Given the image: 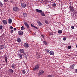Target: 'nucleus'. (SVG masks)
Here are the masks:
<instances>
[{"label": "nucleus", "mask_w": 77, "mask_h": 77, "mask_svg": "<svg viewBox=\"0 0 77 77\" xmlns=\"http://www.w3.org/2000/svg\"><path fill=\"white\" fill-rule=\"evenodd\" d=\"M39 66L40 65L39 64H37L36 65L34 68H33V70L36 71H38L39 70Z\"/></svg>", "instance_id": "nucleus-1"}, {"label": "nucleus", "mask_w": 77, "mask_h": 77, "mask_svg": "<svg viewBox=\"0 0 77 77\" xmlns=\"http://www.w3.org/2000/svg\"><path fill=\"white\" fill-rule=\"evenodd\" d=\"M76 48H77V45H76Z\"/></svg>", "instance_id": "nucleus-48"}, {"label": "nucleus", "mask_w": 77, "mask_h": 77, "mask_svg": "<svg viewBox=\"0 0 77 77\" xmlns=\"http://www.w3.org/2000/svg\"><path fill=\"white\" fill-rule=\"evenodd\" d=\"M71 46H69L68 47V49H71Z\"/></svg>", "instance_id": "nucleus-34"}, {"label": "nucleus", "mask_w": 77, "mask_h": 77, "mask_svg": "<svg viewBox=\"0 0 77 77\" xmlns=\"http://www.w3.org/2000/svg\"><path fill=\"white\" fill-rule=\"evenodd\" d=\"M23 16L24 17H27V14L26 13H23Z\"/></svg>", "instance_id": "nucleus-14"}, {"label": "nucleus", "mask_w": 77, "mask_h": 77, "mask_svg": "<svg viewBox=\"0 0 77 77\" xmlns=\"http://www.w3.org/2000/svg\"><path fill=\"white\" fill-rule=\"evenodd\" d=\"M21 6L23 8H25L26 7V5L24 3H21Z\"/></svg>", "instance_id": "nucleus-6"}, {"label": "nucleus", "mask_w": 77, "mask_h": 77, "mask_svg": "<svg viewBox=\"0 0 77 77\" xmlns=\"http://www.w3.org/2000/svg\"><path fill=\"white\" fill-rule=\"evenodd\" d=\"M66 37H64L63 38V41H66Z\"/></svg>", "instance_id": "nucleus-36"}, {"label": "nucleus", "mask_w": 77, "mask_h": 77, "mask_svg": "<svg viewBox=\"0 0 77 77\" xmlns=\"http://www.w3.org/2000/svg\"><path fill=\"white\" fill-rule=\"evenodd\" d=\"M18 56H19V59H22V54H19Z\"/></svg>", "instance_id": "nucleus-16"}, {"label": "nucleus", "mask_w": 77, "mask_h": 77, "mask_svg": "<svg viewBox=\"0 0 77 77\" xmlns=\"http://www.w3.org/2000/svg\"><path fill=\"white\" fill-rule=\"evenodd\" d=\"M49 53L51 55H52V56L54 55V52L52 51H51Z\"/></svg>", "instance_id": "nucleus-15"}, {"label": "nucleus", "mask_w": 77, "mask_h": 77, "mask_svg": "<svg viewBox=\"0 0 77 77\" xmlns=\"http://www.w3.org/2000/svg\"><path fill=\"white\" fill-rule=\"evenodd\" d=\"M75 16H77V13L76 14H75Z\"/></svg>", "instance_id": "nucleus-46"}, {"label": "nucleus", "mask_w": 77, "mask_h": 77, "mask_svg": "<svg viewBox=\"0 0 77 77\" xmlns=\"http://www.w3.org/2000/svg\"><path fill=\"white\" fill-rule=\"evenodd\" d=\"M34 28H35V29H38V28L37 27L35 26H34Z\"/></svg>", "instance_id": "nucleus-43"}, {"label": "nucleus", "mask_w": 77, "mask_h": 77, "mask_svg": "<svg viewBox=\"0 0 77 77\" xmlns=\"http://www.w3.org/2000/svg\"><path fill=\"white\" fill-rule=\"evenodd\" d=\"M8 21L9 24H11L12 23V19H9L8 20Z\"/></svg>", "instance_id": "nucleus-19"}, {"label": "nucleus", "mask_w": 77, "mask_h": 77, "mask_svg": "<svg viewBox=\"0 0 77 77\" xmlns=\"http://www.w3.org/2000/svg\"><path fill=\"white\" fill-rule=\"evenodd\" d=\"M25 25V26H26V27H27V28L28 30L29 29H30V26H29V24L27 23H24Z\"/></svg>", "instance_id": "nucleus-5"}, {"label": "nucleus", "mask_w": 77, "mask_h": 77, "mask_svg": "<svg viewBox=\"0 0 77 77\" xmlns=\"http://www.w3.org/2000/svg\"><path fill=\"white\" fill-rule=\"evenodd\" d=\"M10 29H13V27H12V26H10Z\"/></svg>", "instance_id": "nucleus-40"}, {"label": "nucleus", "mask_w": 77, "mask_h": 77, "mask_svg": "<svg viewBox=\"0 0 77 77\" xmlns=\"http://www.w3.org/2000/svg\"><path fill=\"white\" fill-rule=\"evenodd\" d=\"M14 66H15V65L14 64H12V66H11V67L13 69H15V67Z\"/></svg>", "instance_id": "nucleus-28"}, {"label": "nucleus", "mask_w": 77, "mask_h": 77, "mask_svg": "<svg viewBox=\"0 0 77 77\" xmlns=\"http://www.w3.org/2000/svg\"><path fill=\"white\" fill-rule=\"evenodd\" d=\"M13 10L14 11V12H18L19 11V8L17 7H14L13 8Z\"/></svg>", "instance_id": "nucleus-2"}, {"label": "nucleus", "mask_w": 77, "mask_h": 77, "mask_svg": "<svg viewBox=\"0 0 77 77\" xmlns=\"http://www.w3.org/2000/svg\"><path fill=\"white\" fill-rule=\"evenodd\" d=\"M18 33L19 35H21L23 34V32L22 31H19L18 32Z\"/></svg>", "instance_id": "nucleus-11"}, {"label": "nucleus", "mask_w": 77, "mask_h": 77, "mask_svg": "<svg viewBox=\"0 0 77 77\" xmlns=\"http://www.w3.org/2000/svg\"><path fill=\"white\" fill-rule=\"evenodd\" d=\"M52 5L53 7H54V8H55L56 6V4L54 3V4H53Z\"/></svg>", "instance_id": "nucleus-23"}, {"label": "nucleus", "mask_w": 77, "mask_h": 77, "mask_svg": "<svg viewBox=\"0 0 77 77\" xmlns=\"http://www.w3.org/2000/svg\"><path fill=\"white\" fill-rule=\"evenodd\" d=\"M58 33L61 34L62 33V30H60L58 31Z\"/></svg>", "instance_id": "nucleus-24"}, {"label": "nucleus", "mask_w": 77, "mask_h": 77, "mask_svg": "<svg viewBox=\"0 0 77 77\" xmlns=\"http://www.w3.org/2000/svg\"><path fill=\"white\" fill-rule=\"evenodd\" d=\"M69 8L70 9V10L71 11V12H73L74 11V9L73 8V7L70 6Z\"/></svg>", "instance_id": "nucleus-8"}, {"label": "nucleus", "mask_w": 77, "mask_h": 77, "mask_svg": "<svg viewBox=\"0 0 77 77\" xmlns=\"http://www.w3.org/2000/svg\"><path fill=\"white\" fill-rule=\"evenodd\" d=\"M23 46L25 48H29V45L27 43H25L24 44Z\"/></svg>", "instance_id": "nucleus-3"}, {"label": "nucleus", "mask_w": 77, "mask_h": 77, "mask_svg": "<svg viewBox=\"0 0 77 77\" xmlns=\"http://www.w3.org/2000/svg\"><path fill=\"white\" fill-rule=\"evenodd\" d=\"M21 71H22V73L23 74H26V70H25V69H23L21 70Z\"/></svg>", "instance_id": "nucleus-21"}, {"label": "nucleus", "mask_w": 77, "mask_h": 77, "mask_svg": "<svg viewBox=\"0 0 77 77\" xmlns=\"http://www.w3.org/2000/svg\"><path fill=\"white\" fill-rule=\"evenodd\" d=\"M74 66H75V64H73L70 66V67L72 69H74Z\"/></svg>", "instance_id": "nucleus-20"}, {"label": "nucleus", "mask_w": 77, "mask_h": 77, "mask_svg": "<svg viewBox=\"0 0 77 77\" xmlns=\"http://www.w3.org/2000/svg\"><path fill=\"white\" fill-rule=\"evenodd\" d=\"M52 33L51 32V33L50 34L51 35H52Z\"/></svg>", "instance_id": "nucleus-47"}, {"label": "nucleus", "mask_w": 77, "mask_h": 77, "mask_svg": "<svg viewBox=\"0 0 77 77\" xmlns=\"http://www.w3.org/2000/svg\"><path fill=\"white\" fill-rule=\"evenodd\" d=\"M2 23L4 24L5 25H6L8 24V21L7 20H2Z\"/></svg>", "instance_id": "nucleus-7"}, {"label": "nucleus", "mask_w": 77, "mask_h": 77, "mask_svg": "<svg viewBox=\"0 0 77 77\" xmlns=\"http://www.w3.org/2000/svg\"><path fill=\"white\" fill-rule=\"evenodd\" d=\"M4 1L5 3H7L8 1V0H4Z\"/></svg>", "instance_id": "nucleus-37"}, {"label": "nucleus", "mask_w": 77, "mask_h": 77, "mask_svg": "<svg viewBox=\"0 0 77 77\" xmlns=\"http://www.w3.org/2000/svg\"><path fill=\"white\" fill-rule=\"evenodd\" d=\"M47 77H52V75H48Z\"/></svg>", "instance_id": "nucleus-39"}, {"label": "nucleus", "mask_w": 77, "mask_h": 77, "mask_svg": "<svg viewBox=\"0 0 77 77\" xmlns=\"http://www.w3.org/2000/svg\"><path fill=\"white\" fill-rule=\"evenodd\" d=\"M4 59L6 63H8V58L6 57H5Z\"/></svg>", "instance_id": "nucleus-18"}, {"label": "nucleus", "mask_w": 77, "mask_h": 77, "mask_svg": "<svg viewBox=\"0 0 77 77\" xmlns=\"http://www.w3.org/2000/svg\"><path fill=\"white\" fill-rule=\"evenodd\" d=\"M25 28H24V27L22 26L21 27V30H24Z\"/></svg>", "instance_id": "nucleus-32"}, {"label": "nucleus", "mask_w": 77, "mask_h": 77, "mask_svg": "<svg viewBox=\"0 0 77 77\" xmlns=\"http://www.w3.org/2000/svg\"><path fill=\"white\" fill-rule=\"evenodd\" d=\"M35 11L37 12H38V13H41L43 12L42 11L39 9H36Z\"/></svg>", "instance_id": "nucleus-10"}, {"label": "nucleus", "mask_w": 77, "mask_h": 77, "mask_svg": "<svg viewBox=\"0 0 77 77\" xmlns=\"http://www.w3.org/2000/svg\"><path fill=\"white\" fill-rule=\"evenodd\" d=\"M31 27H35V26H34L33 25V24H31Z\"/></svg>", "instance_id": "nucleus-41"}, {"label": "nucleus", "mask_w": 77, "mask_h": 77, "mask_svg": "<svg viewBox=\"0 0 77 77\" xmlns=\"http://www.w3.org/2000/svg\"><path fill=\"white\" fill-rule=\"evenodd\" d=\"M46 50V51H47V53H48V52H50V50L49 49H45Z\"/></svg>", "instance_id": "nucleus-29"}, {"label": "nucleus", "mask_w": 77, "mask_h": 77, "mask_svg": "<svg viewBox=\"0 0 77 77\" xmlns=\"http://www.w3.org/2000/svg\"><path fill=\"white\" fill-rule=\"evenodd\" d=\"M12 34L14 33V30L12 29L11 30V31L10 32Z\"/></svg>", "instance_id": "nucleus-33"}, {"label": "nucleus", "mask_w": 77, "mask_h": 77, "mask_svg": "<svg viewBox=\"0 0 77 77\" xmlns=\"http://www.w3.org/2000/svg\"><path fill=\"white\" fill-rule=\"evenodd\" d=\"M37 22L38 23L39 26H42V23L40 22V21L37 20Z\"/></svg>", "instance_id": "nucleus-13"}, {"label": "nucleus", "mask_w": 77, "mask_h": 77, "mask_svg": "<svg viewBox=\"0 0 77 77\" xmlns=\"http://www.w3.org/2000/svg\"><path fill=\"white\" fill-rule=\"evenodd\" d=\"M43 43L44 44H45V45H48L47 43V42L45 41H43Z\"/></svg>", "instance_id": "nucleus-27"}, {"label": "nucleus", "mask_w": 77, "mask_h": 77, "mask_svg": "<svg viewBox=\"0 0 77 77\" xmlns=\"http://www.w3.org/2000/svg\"><path fill=\"white\" fill-rule=\"evenodd\" d=\"M8 71H9V72H10V73H13L14 72V70L12 69H9Z\"/></svg>", "instance_id": "nucleus-12"}, {"label": "nucleus", "mask_w": 77, "mask_h": 77, "mask_svg": "<svg viewBox=\"0 0 77 77\" xmlns=\"http://www.w3.org/2000/svg\"><path fill=\"white\" fill-rule=\"evenodd\" d=\"M45 23H46L47 24H49V23L48 22V21L47 20H46L45 21Z\"/></svg>", "instance_id": "nucleus-26"}, {"label": "nucleus", "mask_w": 77, "mask_h": 77, "mask_svg": "<svg viewBox=\"0 0 77 77\" xmlns=\"http://www.w3.org/2000/svg\"><path fill=\"white\" fill-rule=\"evenodd\" d=\"M71 29H74V26H72L71 27Z\"/></svg>", "instance_id": "nucleus-38"}, {"label": "nucleus", "mask_w": 77, "mask_h": 77, "mask_svg": "<svg viewBox=\"0 0 77 77\" xmlns=\"http://www.w3.org/2000/svg\"><path fill=\"white\" fill-rule=\"evenodd\" d=\"M0 6H1V7H2L3 6V4L1 1H0Z\"/></svg>", "instance_id": "nucleus-31"}, {"label": "nucleus", "mask_w": 77, "mask_h": 77, "mask_svg": "<svg viewBox=\"0 0 77 77\" xmlns=\"http://www.w3.org/2000/svg\"><path fill=\"white\" fill-rule=\"evenodd\" d=\"M10 2H11V3L12 4H13V3L14 2V1L13 0H10Z\"/></svg>", "instance_id": "nucleus-30"}, {"label": "nucleus", "mask_w": 77, "mask_h": 77, "mask_svg": "<svg viewBox=\"0 0 77 77\" xmlns=\"http://www.w3.org/2000/svg\"><path fill=\"white\" fill-rule=\"evenodd\" d=\"M20 52L21 53H23V55L24 56V54H25V53H24V50L23 49H20L19 50Z\"/></svg>", "instance_id": "nucleus-4"}, {"label": "nucleus", "mask_w": 77, "mask_h": 77, "mask_svg": "<svg viewBox=\"0 0 77 77\" xmlns=\"http://www.w3.org/2000/svg\"><path fill=\"white\" fill-rule=\"evenodd\" d=\"M2 28H3V26H2V25H0V30H1V29H2Z\"/></svg>", "instance_id": "nucleus-35"}, {"label": "nucleus", "mask_w": 77, "mask_h": 77, "mask_svg": "<svg viewBox=\"0 0 77 77\" xmlns=\"http://www.w3.org/2000/svg\"><path fill=\"white\" fill-rule=\"evenodd\" d=\"M75 71L76 73H77V69H75Z\"/></svg>", "instance_id": "nucleus-45"}, {"label": "nucleus", "mask_w": 77, "mask_h": 77, "mask_svg": "<svg viewBox=\"0 0 77 77\" xmlns=\"http://www.w3.org/2000/svg\"><path fill=\"white\" fill-rule=\"evenodd\" d=\"M17 42H21V39L20 38H18L17 39Z\"/></svg>", "instance_id": "nucleus-17"}, {"label": "nucleus", "mask_w": 77, "mask_h": 77, "mask_svg": "<svg viewBox=\"0 0 77 77\" xmlns=\"http://www.w3.org/2000/svg\"><path fill=\"white\" fill-rule=\"evenodd\" d=\"M41 14L42 16H43V17H45V14H44V13H43L42 12L41 13Z\"/></svg>", "instance_id": "nucleus-25"}, {"label": "nucleus", "mask_w": 77, "mask_h": 77, "mask_svg": "<svg viewBox=\"0 0 77 77\" xmlns=\"http://www.w3.org/2000/svg\"><path fill=\"white\" fill-rule=\"evenodd\" d=\"M14 30H15V31L17 30V29H16V28H14Z\"/></svg>", "instance_id": "nucleus-44"}, {"label": "nucleus", "mask_w": 77, "mask_h": 77, "mask_svg": "<svg viewBox=\"0 0 77 77\" xmlns=\"http://www.w3.org/2000/svg\"><path fill=\"white\" fill-rule=\"evenodd\" d=\"M44 72L43 71H40L38 73V75H41L42 74H44Z\"/></svg>", "instance_id": "nucleus-9"}, {"label": "nucleus", "mask_w": 77, "mask_h": 77, "mask_svg": "<svg viewBox=\"0 0 77 77\" xmlns=\"http://www.w3.org/2000/svg\"><path fill=\"white\" fill-rule=\"evenodd\" d=\"M0 48L1 49H3L4 48V45H0Z\"/></svg>", "instance_id": "nucleus-22"}, {"label": "nucleus", "mask_w": 77, "mask_h": 77, "mask_svg": "<svg viewBox=\"0 0 77 77\" xmlns=\"http://www.w3.org/2000/svg\"><path fill=\"white\" fill-rule=\"evenodd\" d=\"M42 37L43 38H44V36L43 35H42Z\"/></svg>", "instance_id": "nucleus-42"}]
</instances>
